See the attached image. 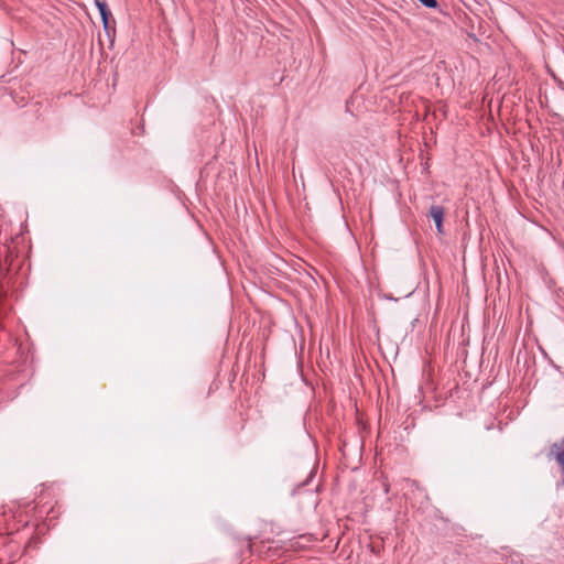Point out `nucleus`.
Wrapping results in <instances>:
<instances>
[{
    "label": "nucleus",
    "instance_id": "nucleus-2",
    "mask_svg": "<svg viewBox=\"0 0 564 564\" xmlns=\"http://www.w3.org/2000/svg\"><path fill=\"white\" fill-rule=\"evenodd\" d=\"M95 4L99 10L101 15L104 29L106 33L109 35L110 32H115V19L112 18L111 11L108 9V6L105 0H95Z\"/></svg>",
    "mask_w": 564,
    "mask_h": 564
},
{
    "label": "nucleus",
    "instance_id": "nucleus-5",
    "mask_svg": "<svg viewBox=\"0 0 564 564\" xmlns=\"http://www.w3.org/2000/svg\"><path fill=\"white\" fill-rule=\"evenodd\" d=\"M424 7L430 9H435L438 7V3L436 0H419Z\"/></svg>",
    "mask_w": 564,
    "mask_h": 564
},
{
    "label": "nucleus",
    "instance_id": "nucleus-6",
    "mask_svg": "<svg viewBox=\"0 0 564 564\" xmlns=\"http://www.w3.org/2000/svg\"><path fill=\"white\" fill-rule=\"evenodd\" d=\"M384 492L388 494L390 490V485L388 482L383 484Z\"/></svg>",
    "mask_w": 564,
    "mask_h": 564
},
{
    "label": "nucleus",
    "instance_id": "nucleus-1",
    "mask_svg": "<svg viewBox=\"0 0 564 564\" xmlns=\"http://www.w3.org/2000/svg\"><path fill=\"white\" fill-rule=\"evenodd\" d=\"M547 458L556 462L562 474V485L564 486V438L550 445Z\"/></svg>",
    "mask_w": 564,
    "mask_h": 564
},
{
    "label": "nucleus",
    "instance_id": "nucleus-3",
    "mask_svg": "<svg viewBox=\"0 0 564 564\" xmlns=\"http://www.w3.org/2000/svg\"><path fill=\"white\" fill-rule=\"evenodd\" d=\"M6 252L7 254L1 265L6 268L7 274L17 272L21 268L22 263V261L19 259L18 252L10 246L7 247Z\"/></svg>",
    "mask_w": 564,
    "mask_h": 564
},
{
    "label": "nucleus",
    "instance_id": "nucleus-4",
    "mask_svg": "<svg viewBox=\"0 0 564 564\" xmlns=\"http://www.w3.org/2000/svg\"><path fill=\"white\" fill-rule=\"evenodd\" d=\"M427 216L435 223L436 230L440 235L444 234L443 221L445 216V208L441 205H432L430 207Z\"/></svg>",
    "mask_w": 564,
    "mask_h": 564
}]
</instances>
